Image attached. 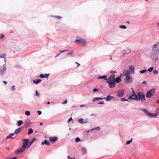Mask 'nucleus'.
<instances>
[{"instance_id":"f257e3e1","label":"nucleus","mask_w":159,"mask_h":159,"mask_svg":"<svg viewBox=\"0 0 159 159\" xmlns=\"http://www.w3.org/2000/svg\"><path fill=\"white\" fill-rule=\"evenodd\" d=\"M159 44L158 42L157 44H154L152 50V52L150 54L151 58L154 62H156L158 60V53L159 51V49L157 45Z\"/></svg>"},{"instance_id":"f03ea898","label":"nucleus","mask_w":159,"mask_h":159,"mask_svg":"<svg viewBox=\"0 0 159 159\" xmlns=\"http://www.w3.org/2000/svg\"><path fill=\"white\" fill-rule=\"evenodd\" d=\"M137 101H141V102H143L145 101V95L142 92H138L137 93V96L136 98Z\"/></svg>"},{"instance_id":"7ed1b4c3","label":"nucleus","mask_w":159,"mask_h":159,"mask_svg":"<svg viewBox=\"0 0 159 159\" xmlns=\"http://www.w3.org/2000/svg\"><path fill=\"white\" fill-rule=\"evenodd\" d=\"M156 89L153 88L148 91L146 93V97L147 98H150L154 94Z\"/></svg>"},{"instance_id":"20e7f679","label":"nucleus","mask_w":159,"mask_h":159,"mask_svg":"<svg viewBox=\"0 0 159 159\" xmlns=\"http://www.w3.org/2000/svg\"><path fill=\"white\" fill-rule=\"evenodd\" d=\"M5 64L2 66L0 67V74L2 75H3L6 73V67L5 66Z\"/></svg>"},{"instance_id":"39448f33","label":"nucleus","mask_w":159,"mask_h":159,"mask_svg":"<svg viewBox=\"0 0 159 159\" xmlns=\"http://www.w3.org/2000/svg\"><path fill=\"white\" fill-rule=\"evenodd\" d=\"M133 81V79L132 77H130V75H127L125 78V82L127 84H130Z\"/></svg>"},{"instance_id":"423d86ee","label":"nucleus","mask_w":159,"mask_h":159,"mask_svg":"<svg viewBox=\"0 0 159 159\" xmlns=\"http://www.w3.org/2000/svg\"><path fill=\"white\" fill-rule=\"evenodd\" d=\"M107 82L110 88H113L115 86V81H114V80L112 81H108V80H107Z\"/></svg>"},{"instance_id":"0eeeda50","label":"nucleus","mask_w":159,"mask_h":159,"mask_svg":"<svg viewBox=\"0 0 159 159\" xmlns=\"http://www.w3.org/2000/svg\"><path fill=\"white\" fill-rule=\"evenodd\" d=\"M124 89H119L118 90L117 96L119 97H122L124 95Z\"/></svg>"},{"instance_id":"6e6552de","label":"nucleus","mask_w":159,"mask_h":159,"mask_svg":"<svg viewBox=\"0 0 159 159\" xmlns=\"http://www.w3.org/2000/svg\"><path fill=\"white\" fill-rule=\"evenodd\" d=\"M145 113L147 116H148L150 117H152L157 115V114L151 113L149 112L148 111H147V112H146Z\"/></svg>"},{"instance_id":"1a4fd4ad","label":"nucleus","mask_w":159,"mask_h":159,"mask_svg":"<svg viewBox=\"0 0 159 159\" xmlns=\"http://www.w3.org/2000/svg\"><path fill=\"white\" fill-rule=\"evenodd\" d=\"M78 122L81 124H85L88 122V119L80 118Z\"/></svg>"},{"instance_id":"9d476101","label":"nucleus","mask_w":159,"mask_h":159,"mask_svg":"<svg viewBox=\"0 0 159 159\" xmlns=\"http://www.w3.org/2000/svg\"><path fill=\"white\" fill-rule=\"evenodd\" d=\"M58 139V137H51L49 138L50 141L52 142H54L55 141H57Z\"/></svg>"},{"instance_id":"9b49d317","label":"nucleus","mask_w":159,"mask_h":159,"mask_svg":"<svg viewBox=\"0 0 159 159\" xmlns=\"http://www.w3.org/2000/svg\"><path fill=\"white\" fill-rule=\"evenodd\" d=\"M32 124L30 120L29 119L26 120L25 121V125L26 126H27Z\"/></svg>"},{"instance_id":"f8f14e48","label":"nucleus","mask_w":159,"mask_h":159,"mask_svg":"<svg viewBox=\"0 0 159 159\" xmlns=\"http://www.w3.org/2000/svg\"><path fill=\"white\" fill-rule=\"evenodd\" d=\"M24 127L23 126L21 127L16 129L14 132V134H15L19 133L23 129Z\"/></svg>"},{"instance_id":"ddd939ff","label":"nucleus","mask_w":159,"mask_h":159,"mask_svg":"<svg viewBox=\"0 0 159 159\" xmlns=\"http://www.w3.org/2000/svg\"><path fill=\"white\" fill-rule=\"evenodd\" d=\"M122 75V74H121L120 76L117 77L116 79H115L114 81H115V83H118L121 81V77Z\"/></svg>"},{"instance_id":"4468645a","label":"nucleus","mask_w":159,"mask_h":159,"mask_svg":"<svg viewBox=\"0 0 159 159\" xmlns=\"http://www.w3.org/2000/svg\"><path fill=\"white\" fill-rule=\"evenodd\" d=\"M25 150L21 147L19 149H17L15 152V153L16 154H19L23 152Z\"/></svg>"},{"instance_id":"2eb2a0df","label":"nucleus","mask_w":159,"mask_h":159,"mask_svg":"<svg viewBox=\"0 0 159 159\" xmlns=\"http://www.w3.org/2000/svg\"><path fill=\"white\" fill-rule=\"evenodd\" d=\"M115 98V97L111 96L109 95L106 98H105V99L107 101H109L111 99H114Z\"/></svg>"},{"instance_id":"dca6fc26","label":"nucleus","mask_w":159,"mask_h":159,"mask_svg":"<svg viewBox=\"0 0 159 159\" xmlns=\"http://www.w3.org/2000/svg\"><path fill=\"white\" fill-rule=\"evenodd\" d=\"M134 65H132L131 66H130L129 67L130 71L131 72L132 74H134Z\"/></svg>"},{"instance_id":"f3484780","label":"nucleus","mask_w":159,"mask_h":159,"mask_svg":"<svg viewBox=\"0 0 159 159\" xmlns=\"http://www.w3.org/2000/svg\"><path fill=\"white\" fill-rule=\"evenodd\" d=\"M105 99V97L104 98H102L101 97L94 98L93 99V102H94L100 100Z\"/></svg>"},{"instance_id":"a211bd4d","label":"nucleus","mask_w":159,"mask_h":159,"mask_svg":"<svg viewBox=\"0 0 159 159\" xmlns=\"http://www.w3.org/2000/svg\"><path fill=\"white\" fill-rule=\"evenodd\" d=\"M123 76H126L129 75V72L128 70H124L123 72Z\"/></svg>"},{"instance_id":"6ab92c4d","label":"nucleus","mask_w":159,"mask_h":159,"mask_svg":"<svg viewBox=\"0 0 159 159\" xmlns=\"http://www.w3.org/2000/svg\"><path fill=\"white\" fill-rule=\"evenodd\" d=\"M41 144L42 145L45 144L48 146H49L50 145V143L48 141L45 139L44 140V141H43L42 142Z\"/></svg>"},{"instance_id":"aec40b11","label":"nucleus","mask_w":159,"mask_h":159,"mask_svg":"<svg viewBox=\"0 0 159 159\" xmlns=\"http://www.w3.org/2000/svg\"><path fill=\"white\" fill-rule=\"evenodd\" d=\"M36 140V139L34 137L31 141L30 143L27 146V148H29L30 146L33 144L34 142Z\"/></svg>"},{"instance_id":"412c9836","label":"nucleus","mask_w":159,"mask_h":159,"mask_svg":"<svg viewBox=\"0 0 159 159\" xmlns=\"http://www.w3.org/2000/svg\"><path fill=\"white\" fill-rule=\"evenodd\" d=\"M41 81L42 80L41 79H36L33 80V82L34 83L36 84H37L41 82Z\"/></svg>"},{"instance_id":"4be33fe9","label":"nucleus","mask_w":159,"mask_h":159,"mask_svg":"<svg viewBox=\"0 0 159 159\" xmlns=\"http://www.w3.org/2000/svg\"><path fill=\"white\" fill-rule=\"evenodd\" d=\"M136 96L134 95H133L131 94L129 98L128 99H132L133 100H136Z\"/></svg>"},{"instance_id":"5701e85b","label":"nucleus","mask_w":159,"mask_h":159,"mask_svg":"<svg viewBox=\"0 0 159 159\" xmlns=\"http://www.w3.org/2000/svg\"><path fill=\"white\" fill-rule=\"evenodd\" d=\"M103 79L106 80H107V76L105 75H104L102 76H100L97 78V79Z\"/></svg>"},{"instance_id":"b1692460","label":"nucleus","mask_w":159,"mask_h":159,"mask_svg":"<svg viewBox=\"0 0 159 159\" xmlns=\"http://www.w3.org/2000/svg\"><path fill=\"white\" fill-rule=\"evenodd\" d=\"M23 143L28 144V143L29 142V140L28 139H23Z\"/></svg>"},{"instance_id":"393cba45","label":"nucleus","mask_w":159,"mask_h":159,"mask_svg":"<svg viewBox=\"0 0 159 159\" xmlns=\"http://www.w3.org/2000/svg\"><path fill=\"white\" fill-rule=\"evenodd\" d=\"M81 43H82L81 46L83 47L85 46L86 45V41L84 39H82V42Z\"/></svg>"},{"instance_id":"a878e982","label":"nucleus","mask_w":159,"mask_h":159,"mask_svg":"<svg viewBox=\"0 0 159 159\" xmlns=\"http://www.w3.org/2000/svg\"><path fill=\"white\" fill-rule=\"evenodd\" d=\"M17 123L18 125L19 126L23 123V121L22 120H18L17 121Z\"/></svg>"},{"instance_id":"bb28decb","label":"nucleus","mask_w":159,"mask_h":159,"mask_svg":"<svg viewBox=\"0 0 159 159\" xmlns=\"http://www.w3.org/2000/svg\"><path fill=\"white\" fill-rule=\"evenodd\" d=\"M28 145H27V144H24L23 143L22 146L21 147L24 149V150H25V149L27 148Z\"/></svg>"},{"instance_id":"cd10ccee","label":"nucleus","mask_w":159,"mask_h":159,"mask_svg":"<svg viewBox=\"0 0 159 159\" xmlns=\"http://www.w3.org/2000/svg\"><path fill=\"white\" fill-rule=\"evenodd\" d=\"M33 129L31 128H30L28 129V134L30 135L31 134H32L33 133Z\"/></svg>"},{"instance_id":"c85d7f7f","label":"nucleus","mask_w":159,"mask_h":159,"mask_svg":"<svg viewBox=\"0 0 159 159\" xmlns=\"http://www.w3.org/2000/svg\"><path fill=\"white\" fill-rule=\"evenodd\" d=\"M87 150L85 148H82V152L83 154L84 155V154H86L87 152Z\"/></svg>"},{"instance_id":"c756f323","label":"nucleus","mask_w":159,"mask_h":159,"mask_svg":"<svg viewBox=\"0 0 159 159\" xmlns=\"http://www.w3.org/2000/svg\"><path fill=\"white\" fill-rule=\"evenodd\" d=\"M82 39H79L76 40L74 42V43H81L82 42Z\"/></svg>"},{"instance_id":"7c9ffc66","label":"nucleus","mask_w":159,"mask_h":159,"mask_svg":"<svg viewBox=\"0 0 159 159\" xmlns=\"http://www.w3.org/2000/svg\"><path fill=\"white\" fill-rule=\"evenodd\" d=\"M6 56V55L5 53H2L1 55H0V58H5Z\"/></svg>"},{"instance_id":"2f4dec72","label":"nucleus","mask_w":159,"mask_h":159,"mask_svg":"<svg viewBox=\"0 0 159 159\" xmlns=\"http://www.w3.org/2000/svg\"><path fill=\"white\" fill-rule=\"evenodd\" d=\"M147 70H146V69H144L143 70H140L139 71V72L141 73V74H143V73H145L146 72H147Z\"/></svg>"},{"instance_id":"473e14b6","label":"nucleus","mask_w":159,"mask_h":159,"mask_svg":"<svg viewBox=\"0 0 159 159\" xmlns=\"http://www.w3.org/2000/svg\"><path fill=\"white\" fill-rule=\"evenodd\" d=\"M111 79L112 77L110 76L108 79L107 78L106 80L107 81V80H108V81H112L114 80H112Z\"/></svg>"},{"instance_id":"72a5a7b5","label":"nucleus","mask_w":159,"mask_h":159,"mask_svg":"<svg viewBox=\"0 0 159 159\" xmlns=\"http://www.w3.org/2000/svg\"><path fill=\"white\" fill-rule=\"evenodd\" d=\"M25 115L27 116H29L30 115V111H25Z\"/></svg>"},{"instance_id":"f704fd0d","label":"nucleus","mask_w":159,"mask_h":159,"mask_svg":"<svg viewBox=\"0 0 159 159\" xmlns=\"http://www.w3.org/2000/svg\"><path fill=\"white\" fill-rule=\"evenodd\" d=\"M132 140H133V139H132V138H131L130 140L127 141L126 142V144L128 145V144H130V143L132 141Z\"/></svg>"},{"instance_id":"c9c22d12","label":"nucleus","mask_w":159,"mask_h":159,"mask_svg":"<svg viewBox=\"0 0 159 159\" xmlns=\"http://www.w3.org/2000/svg\"><path fill=\"white\" fill-rule=\"evenodd\" d=\"M153 69L154 68L153 67H151L147 70V71H149V72H151L152 71Z\"/></svg>"},{"instance_id":"e433bc0d","label":"nucleus","mask_w":159,"mask_h":159,"mask_svg":"<svg viewBox=\"0 0 159 159\" xmlns=\"http://www.w3.org/2000/svg\"><path fill=\"white\" fill-rule=\"evenodd\" d=\"M111 77H112V80H115V75L114 74L112 73L110 76Z\"/></svg>"},{"instance_id":"4c0bfd02","label":"nucleus","mask_w":159,"mask_h":159,"mask_svg":"<svg viewBox=\"0 0 159 159\" xmlns=\"http://www.w3.org/2000/svg\"><path fill=\"white\" fill-rule=\"evenodd\" d=\"M75 141L77 142H78L81 141L79 137H77L75 139Z\"/></svg>"},{"instance_id":"58836bf2","label":"nucleus","mask_w":159,"mask_h":159,"mask_svg":"<svg viewBox=\"0 0 159 159\" xmlns=\"http://www.w3.org/2000/svg\"><path fill=\"white\" fill-rule=\"evenodd\" d=\"M131 89H132V94L133 95H135V96H137V94H136L135 93L134 90L132 88Z\"/></svg>"},{"instance_id":"ea45409f","label":"nucleus","mask_w":159,"mask_h":159,"mask_svg":"<svg viewBox=\"0 0 159 159\" xmlns=\"http://www.w3.org/2000/svg\"><path fill=\"white\" fill-rule=\"evenodd\" d=\"M119 27H120V28H122V29H125L126 28V26L125 25H120L119 26Z\"/></svg>"},{"instance_id":"a19ab883","label":"nucleus","mask_w":159,"mask_h":159,"mask_svg":"<svg viewBox=\"0 0 159 159\" xmlns=\"http://www.w3.org/2000/svg\"><path fill=\"white\" fill-rule=\"evenodd\" d=\"M10 138L11 139H14V138L13 137H11V136L9 135L7 136L6 138V139H8Z\"/></svg>"},{"instance_id":"79ce46f5","label":"nucleus","mask_w":159,"mask_h":159,"mask_svg":"<svg viewBox=\"0 0 159 159\" xmlns=\"http://www.w3.org/2000/svg\"><path fill=\"white\" fill-rule=\"evenodd\" d=\"M34 95L35 96H39V93H38V91L37 90H36V91Z\"/></svg>"},{"instance_id":"37998d69","label":"nucleus","mask_w":159,"mask_h":159,"mask_svg":"<svg viewBox=\"0 0 159 159\" xmlns=\"http://www.w3.org/2000/svg\"><path fill=\"white\" fill-rule=\"evenodd\" d=\"M121 101H129V100L128 99H126L125 98H121Z\"/></svg>"},{"instance_id":"c03bdc74","label":"nucleus","mask_w":159,"mask_h":159,"mask_svg":"<svg viewBox=\"0 0 159 159\" xmlns=\"http://www.w3.org/2000/svg\"><path fill=\"white\" fill-rule=\"evenodd\" d=\"M73 53V51H72L70 52H69V53H68L67 54V55H71Z\"/></svg>"},{"instance_id":"a18cd8bd","label":"nucleus","mask_w":159,"mask_h":159,"mask_svg":"<svg viewBox=\"0 0 159 159\" xmlns=\"http://www.w3.org/2000/svg\"><path fill=\"white\" fill-rule=\"evenodd\" d=\"M98 90L97 88H94L93 90V92L94 93H95V92H98Z\"/></svg>"},{"instance_id":"49530a36","label":"nucleus","mask_w":159,"mask_h":159,"mask_svg":"<svg viewBox=\"0 0 159 159\" xmlns=\"http://www.w3.org/2000/svg\"><path fill=\"white\" fill-rule=\"evenodd\" d=\"M39 77L41 78H45V75L44 74H41L40 75Z\"/></svg>"},{"instance_id":"de8ad7c7","label":"nucleus","mask_w":159,"mask_h":159,"mask_svg":"<svg viewBox=\"0 0 159 159\" xmlns=\"http://www.w3.org/2000/svg\"><path fill=\"white\" fill-rule=\"evenodd\" d=\"M68 159H76L75 157H70L69 156L67 157Z\"/></svg>"},{"instance_id":"09e8293b","label":"nucleus","mask_w":159,"mask_h":159,"mask_svg":"<svg viewBox=\"0 0 159 159\" xmlns=\"http://www.w3.org/2000/svg\"><path fill=\"white\" fill-rule=\"evenodd\" d=\"M11 89L12 90H15V86H12L11 88Z\"/></svg>"},{"instance_id":"8fccbe9b","label":"nucleus","mask_w":159,"mask_h":159,"mask_svg":"<svg viewBox=\"0 0 159 159\" xmlns=\"http://www.w3.org/2000/svg\"><path fill=\"white\" fill-rule=\"evenodd\" d=\"M158 71L157 70H154L153 71V73L154 74H157L158 73Z\"/></svg>"},{"instance_id":"3c124183","label":"nucleus","mask_w":159,"mask_h":159,"mask_svg":"<svg viewBox=\"0 0 159 159\" xmlns=\"http://www.w3.org/2000/svg\"><path fill=\"white\" fill-rule=\"evenodd\" d=\"M49 75H50L49 74H45L44 75H45V78H47L48 77V76H49Z\"/></svg>"},{"instance_id":"603ef678","label":"nucleus","mask_w":159,"mask_h":159,"mask_svg":"<svg viewBox=\"0 0 159 159\" xmlns=\"http://www.w3.org/2000/svg\"><path fill=\"white\" fill-rule=\"evenodd\" d=\"M100 129V128L99 127H97L95 128H93L92 130H94V129H95L97 130H99Z\"/></svg>"},{"instance_id":"864d4df0","label":"nucleus","mask_w":159,"mask_h":159,"mask_svg":"<svg viewBox=\"0 0 159 159\" xmlns=\"http://www.w3.org/2000/svg\"><path fill=\"white\" fill-rule=\"evenodd\" d=\"M56 18H57L58 19H60L62 18V17L60 16H55Z\"/></svg>"},{"instance_id":"5fc2aeb1","label":"nucleus","mask_w":159,"mask_h":159,"mask_svg":"<svg viewBox=\"0 0 159 159\" xmlns=\"http://www.w3.org/2000/svg\"><path fill=\"white\" fill-rule=\"evenodd\" d=\"M142 111H143V112L145 113L146 112H147V111L146 109L145 108H143L141 109Z\"/></svg>"},{"instance_id":"6e6d98bb","label":"nucleus","mask_w":159,"mask_h":159,"mask_svg":"<svg viewBox=\"0 0 159 159\" xmlns=\"http://www.w3.org/2000/svg\"><path fill=\"white\" fill-rule=\"evenodd\" d=\"M68 51V50H60V53H62V52H65V51Z\"/></svg>"},{"instance_id":"4d7b16f0","label":"nucleus","mask_w":159,"mask_h":159,"mask_svg":"<svg viewBox=\"0 0 159 159\" xmlns=\"http://www.w3.org/2000/svg\"><path fill=\"white\" fill-rule=\"evenodd\" d=\"M80 107H87V106L84 104L81 105H80Z\"/></svg>"},{"instance_id":"13d9d810","label":"nucleus","mask_w":159,"mask_h":159,"mask_svg":"<svg viewBox=\"0 0 159 159\" xmlns=\"http://www.w3.org/2000/svg\"><path fill=\"white\" fill-rule=\"evenodd\" d=\"M38 112L39 115H40L42 114V111H38Z\"/></svg>"},{"instance_id":"bf43d9fd","label":"nucleus","mask_w":159,"mask_h":159,"mask_svg":"<svg viewBox=\"0 0 159 159\" xmlns=\"http://www.w3.org/2000/svg\"><path fill=\"white\" fill-rule=\"evenodd\" d=\"M116 71H110V73H111L112 74L113 73H116Z\"/></svg>"},{"instance_id":"052dcab7","label":"nucleus","mask_w":159,"mask_h":159,"mask_svg":"<svg viewBox=\"0 0 159 159\" xmlns=\"http://www.w3.org/2000/svg\"><path fill=\"white\" fill-rule=\"evenodd\" d=\"M15 134H14V133H10L9 135L11 136V137H12V136H13Z\"/></svg>"},{"instance_id":"680f3d73","label":"nucleus","mask_w":159,"mask_h":159,"mask_svg":"<svg viewBox=\"0 0 159 159\" xmlns=\"http://www.w3.org/2000/svg\"><path fill=\"white\" fill-rule=\"evenodd\" d=\"M72 120V119L71 117H70V118L68 120V123H69L70 121H71Z\"/></svg>"},{"instance_id":"e2e57ef3","label":"nucleus","mask_w":159,"mask_h":159,"mask_svg":"<svg viewBox=\"0 0 159 159\" xmlns=\"http://www.w3.org/2000/svg\"><path fill=\"white\" fill-rule=\"evenodd\" d=\"M142 84H145L146 85L147 84V83L146 81H144L142 82Z\"/></svg>"},{"instance_id":"0e129e2a","label":"nucleus","mask_w":159,"mask_h":159,"mask_svg":"<svg viewBox=\"0 0 159 159\" xmlns=\"http://www.w3.org/2000/svg\"><path fill=\"white\" fill-rule=\"evenodd\" d=\"M67 100H65L63 103H62L63 104H66L67 103Z\"/></svg>"},{"instance_id":"69168bd1","label":"nucleus","mask_w":159,"mask_h":159,"mask_svg":"<svg viewBox=\"0 0 159 159\" xmlns=\"http://www.w3.org/2000/svg\"><path fill=\"white\" fill-rule=\"evenodd\" d=\"M98 104H104V102H98Z\"/></svg>"},{"instance_id":"338daca9","label":"nucleus","mask_w":159,"mask_h":159,"mask_svg":"<svg viewBox=\"0 0 159 159\" xmlns=\"http://www.w3.org/2000/svg\"><path fill=\"white\" fill-rule=\"evenodd\" d=\"M10 159H18V158L17 157H14L11 158Z\"/></svg>"},{"instance_id":"774afa93","label":"nucleus","mask_w":159,"mask_h":159,"mask_svg":"<svg viewBox=\"0 0 159 159\" xmlns=\"http://www.w3.org/2000/svg\"><path fill=\"white\" fill-rule=\"evenodd\" d=\"M4 36V34H2L0 38V39H2L3 38Z\"/></svg>"}]
</instances>
